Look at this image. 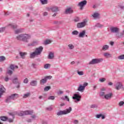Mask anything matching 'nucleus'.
Segmentation results:
<instances>
[{"instance_id":"obj_1","label":"nucleus","mask_w":124,"mask_h":124,"mask_svg":"<svg viewBox=\"0 0 124 124\" xmlns=\"http://www.w3.org/2000/svg\"><path fill=\"white\" fill-rule=\"evenodd\" d=\"M43 51V47L42 46L36 48L33 52L30 53V59H35V58L38 57V56H40Z\"/></svg>"},{"instance_id":"obj_2","label":"nucleus","mask_w":124,"mask_h":124,"mask_svg":"<svg viewBox=\"0 0 124 124\" xmlns=\"http://www.w3.org/2000/svg\"><path fill=\"white\" fill-rule=\"evenodd\" d=\"M31 35L28 34H21L16 36V39L19 41H23L28 43L29 40L31 39Z\"/></svg>"},{"instance_id":"obj_3","label":"nucleus","mask_w":124,"mask_h":124,"mask_svg":"<svg viewBox=\"0 0 124 124\" xmlns=\"http://www.w3.org/2000/svg\"><path fill=\"white\" fill-rule=\"evenodd\" d=\"M72 111V108L69 107L68 108L65 109L64 110H60L57 112V116H62V115H67Z\"/></svg>"},{"instance_id":"obj_4","label":"nucleus","mask_w":124,"mask_h":124,"mask_svg":"<svg viewBox=\"0 0 124 124\" xmlns=\"http://www.w3.org/2000/svg\"><path fill=\"white\" fill-rule=\"evenodd\" d=\"M102 62H103V59L102 58L93 59L89 62V64H96Z\"/></svg>"},{"instance_id":"obj_5","label":"nucleus","mask_w":124,"mask_h":124,"mask_svg":"<svg viewBox=\"0 0 124 124\" xmlns=\"http://www.w3.org/2000/svg\"><path fill=\"white\" fill-rule=\"evenodd\" d=\"M32 111L31 110H26L23 111H20L17 113L18 116H20V117H23V116H25L26 115H32Z\"/></svg>"},{"instance_id":"obj_6","label":"nucleus","mask_w":124,"mask_h":124,"mask_svg":"<svg viewBox=\"0 0 124 124\" xmlns=\"http://www.w3.org/2000/svg\"><path fill=\"white\" fill-rule=\"evenodd\" d=\"M81 98H82V96L78 93H75L73 96V99L75 100L76 103L81 101Z\"/></svg>"},{"instance_id":"obj_7","label":"nucleus","mask_w":124,"mask_h":124,"mask_svg":"<svg viewBox=\"0 0 124 124\" xmlns=\"http://www.w3.org/2000/svg\"><path fill=\"white\" fill-rule=\"evenodd\" d=\"M87 23H88V21H87V20H84L83 22L78 23L77 24L78 29H81L86 27V26H87Z\"/></svg>"},{"instance_id":"obj_8","label":"nucleus","mask_w":124,"mask_h":124,"mask_svg":"<svg viewBox=\"0 0 124 124\" xmlns=\"http://www.w3.org/2000/svg\"><path fill=\"white\" fill-rule=\"evenodd\" d=\"M115 90H117L118 91L121 90L122 87H123V84L121 83L120 82H117L114 85Z\"/></svg>"},{"instance_id":"obj_9","label":"nucleus","mask_w":124,"mask_h":124,"mask_svg":"<svg viewBox=\"0 0 124 124\" xmlns=\"http://www.w3.org/2000/svg\"><path fill=\"white\" fill-rule=\"evenodd\" d=\"M86 4H87V0H84L79 2L78 5V6H79V7L80 8V9L82 10L83 9V6H85V5H86Z\"/></svg>"},{"instance_id":"obj_10","label":"nucleus","mask_w":124,"mask_h":124,"mask_svg":"<svg viewBox=\"0 0 124 124\" xmlns=\"http://www.w3.org/2000/svg\"><path fill=\"white\" fill-rule=\"evenodd\" d=\"M110 31L113 33H118L120 31V29L117 27H112L110 28Z\"/></svg>"},{"instance_id":"obj_11","label":"nucleus","mask_w":124,"mask_h":124,"mask_svg":"<svg viewBox=\"0 0 124 124\" xmlns=\"http://www.w3.org/2000/svg\"><path fill=\"white\" fill-rule=\"evenodd\" d=\"M112 97H113V93H110L104 95V98L106 99V100H110Z\"/></svg>"},{"instance_id":"obj_12","label":"nucleus","mask_w":124,"mask_h":124,"mask_svg":"<svg viewBox=\"0 0 124 124\" xmlns=\"http://www.w3.org/2000/svg\"><path fill=\"white\" fill-rule=\"evenodd\" d=\"M50 10H51L52 12H55V13H57L58 11H60V10L59 9V7H57V6H52L50 7Z\"/></svg>"},{"instance_id":"obj_13","label":"nucleus","mask_w":124,"mask_h":124,"mask_svg":"<svg viewBox=\"0 0 124 124\" xmlns=\"http://www.w3.org/2000/svg\"><path fill=\"white\" fill-rule=\"evenodd\" d=\"M73 13V10L72 8L69 7L65 10V14H72Z\"/></svg>"},{"instance_id":"obj_14","label":"nucleus","mask_w":124,"mask_h":124,"mask_svg":"<svg viewBox=\"0 0 124 124\" xmlns=\"http://www.w3.org/2000/svg\"><path fill=\"white\" fill-rule=\"evenodd\" d=\"M86 35V30H83L80 32L78 34L79 38H83L84 36Z\"/></svg>"},{"instance_id":"obj_15","label":"nucleus","mask_w":124,"mask_h":124,"mask_svg":"<svg viewBox=\"0 0 124 124\" xmlns=\"http://www.w3.org/2000/svg\"><path fill=\"white\" fill-rule=\"evenodd\" d=\"M11 97V98H12V100H15L19 97V96L18 95V94L17 93H14L10 96Z\"/></svg>"},{"instance_id":"obj_16","label":"nucleus","mask_w":124,"mask_h":124,"mask_svg":"<svg viewBox=\"0 0 124 124\" xmlns=\"http://www.w3.org/2000/svg\"><path fill=\"white\" fill-rule=\"evenodd\" d=\"M77 91H78V92H80L81 93H83L85 91V88L83 86V85L80 84L78 88Z\"/></svg>"},{"instance_id":"obj_17","label":"nucleus","mask_w":124,"mask_h":124,"mask_svg":"<svg viewBox=\"0 0 124 124\" xmlns=\"http://www.w3.org/2000/svg\"><path fill=\"white\" fill-rule=\"evenodd\" d=\"M54 57L55 56L54 55V53L52 52L49 53L48 56V59H49V60H53Z\"/></svg>"},{"instance_id":"obj_18","label":"nucleus","mask_w":124,"mask_h":124,"mask_svg":"<svg viewBox=\"0 0 124 124\" xmlns=\"http://www.w3.org/2000/svg\"><path fill=\"white\" fill-rule=\"evenodd\" d=\"M31 86H32V87H35L36 86H37V81L36 80H32L30 82Z\"/></svg>"},{"instance_id":"obj_19","label":"nucleus","mask_w":124,"mask_h":124,"mask_svg":"<svg viewBox=\"0 0 124 124\" xmlns=\"http://www.w3.org/2000/svg\"><path fill=\"white\" fill-rule=\"evenodd\" d=\"M103 56L104 57H105V58H106L107 59H108L109 58H112V54L108 53V52L104 53Z\"/></svg>"},{"instance_id":"obj_20","label":"nucleus","mask_w":124,"mask_h":124,"mask_svg":"<svg viewBox=\"0 0 124 124\" xmlns=\"http://www.w3.org/2000/svg\"><path fill=\"white\" fill-rule=\"evenodd\" d=\"M108 49H109V46H108V45H105L103 46L102 48V50L103 51H107V50H108Z\"/></svg>"},{"instance_id":"obj_21","label":"nucleus","mask_w":124,"mask_h":124,"mask_svg":"<svg viewBox=\"0 0 124 124\" xmlns=\"http://www.w3.org/2000/svg\"><path fill=\"white\" fill-rule=\"evenodd\" d=\"M19 55L22 59H25V56L28 55V53L27 52H20Z\"/></svg>"},{"instance_id":"obj_22","label":"nucleus","mask_w":124,"mask_h":124,"mask_svg":"<svg viewBox=\"0 0 124 124\" xmlns=\"http://www.w3.org/2000/svg\"><path fill=\"white\" fill-rule=\"evenodd\" d=\"M0 93H2V94L5 93V88H4V87L3 86L1 85L0 88Z\"/></svg>"},{"instance_id":"obj_23","label":"nucleus","mask_w":124,"mask_h":124,"mask_svg":"<svg viewBox=\"0 0 124 124\" xmlns=\"http://www.w3.org/2000/svg\"><path fill=\"white\" fill-rule=\"evenodd\" d=\"M24 31V30H23L22 29H17L15 31V33H16V34H18V33H20V32H22V31Z\"/></svg>"},{"instance_id":"obj_24","label":"nucleus","mask_w":124,"mask_h":124,"mask_svg":"<svg viewBox=\"0 0 124 124\" xmlns=\"http://www.w3.org/2000/svg\"><path fill=\"white\" fill-rule=\"evenodd\" d=\"M0 120L3 122H6V121H7L8 118L6 116H1L0 117Z\"/></svg>"},{"instance_id":"obj_25","label":"nucleus","mask_w":124,"mask_h":124,"mask_svg":"<svg viewBox=\"0 0 124 124\" xmlns=\"http://www.w3.org/2000/svg\"><path fill=\"white\" fill-rule=\"evenodd\" d=\"M40 82V84H43V85H44V84H46L47 80L45 78H44L41 79Z\"/></svg>"},{"instance_id":"obj_26","label":"nucleus","mask_w":124,"mask_h":124,"mask_svg":"<svg viewBox=\"0 0 124 124\" xmlns=\"http://www.w3.org/2000/svg\"><path fill=\"white\" fill-rule=\"evenodd\" d=\"M31 96V93H27L23 95V98H28V97H29V96Z\"/></svg>"},{"instance_id":"obj_27","label":"nucleus","mask_w":124,"mask_h":124,"mask_svg":"<svg viewBox=\"0 0 124 124\" xmlns=\"http://www.w3.org/2000/svg\"><path fill=\"white\" fill-rule=\"evenodd\" d=\"M53 24H54V25H62V21H53Z\"/></svg>"},{"instance_id":"obj_28","label":"nucleus","mask_w":124,"mask_h":124,"mask_svg":"<svg viewBox=\"0 0 124 124\" xmlns=\"http://www.w3.org/2000/svg\"><path fill=\"white\" fill-rule=\"evenodd\" d=\"M94 27H96V28H103V25L100 24V23H98L95 25Z\"/></svg>"},{"instance_id":"obj_29","label":"nucleus","mask_w":124,"mask_h":124,"mask_svg":"<svg viewBox=\"0 0 124 124\" xmlns=\"http://www.w3.org/2000/svg\"><path fill=\"white\" fill-rule=\"evenodd\" d=\"M11 100H12V99L11 98V97L9 96L6 99V103H9L10 102H11Z\"/></svg>"},{"instance_id":"obj_30","label":"nucleus","mask_w":124,"mask_h":124,"mask_svg":"<svg viewBox=\"0 0 124 124\" xmlns=\"http://www.w3.org/2000/svg\"><path fill=\"white\" fill-rule=\"evenodd\" d=\"M99 13H94L93 15V18H97V17H99Z\"/></svg>"},{"instance_id":"obj_31","label":"nucleus","mask_w":124,"mask_h":124,"mask_svg":"<svg viewBox=\"0 0 124 124\" xmlns=\"http://www.w3.org/2000/svg\"><path fill=\"white\" fill-rule=\"evenodd\" d=\"M40 1L42 4H47L48 3V0H40Z\"/></svg>"},{"instance_id":"obj_32","label":"nucleus","mask_w":124,"mask_h":124,"mask_svg":"<svg viewBox=\"0 0 124 124\" xmlns=\"http://www.w3.org/2000/svg\"><path fill=\"white\" fill-rule=\"evenodd\" d=\"M52 41L51 40H46L44 42V45H48V44H50V43H51Z\"/></svg>"},{"instance_id":"obj_33","label":"nucleus","mask_w":124,"mask_h":124,"mask_svg":"<svg viewBox=\"0 0 124 124\" xmlns=\"http://www.w3.org/2000/svg\"><path fill=\"white\" fill-rule=\"evenodd\" d=\"M72 34L73 35H78V34H79V31L75 30L72 32Z\"/></svg>"},{"instance_id":"obj_34","label":"nucleus","mask_w":124,"mask_h":124,"mask_svg":"<svg viewBox=\"0 0 124 124\" xmlns=\"http://www.w3.org/2000/svg\"><path fill=\"white\" fill-rule=\"evenodd\" d=\"M10 26H11V27L12 29H14V30H15V29H17L18 26L16 24H10Z\"/></svg>"},{"instance_id":"obj_35","label":"nucleus","mask_w":124,"mask_h":124,"mask_svg":"<svg viewBox=\"0 0 124 124\" xmlns=\"http://www.w3.org/2000/svg\"><path fill=\"white\" fill-rule=\"evenodd\" d=\"M51 65L49 63H47L44 65V68L46 69H48V68H50Z\"/></svg>"},{"instance_id":"obj_36","label":"nucleus","mask_w":124,"mask_h":124,"mask_svg":"<svg viewBox=\"0 0 124 124\" xmlns=\"http://www.w3.org/2000/svg\"><path fill=\"white\" fill-rule=\"evenodd\" d=\"M68 47L70 50H72V49H74V45L72 44H69L68 45Z\"/></svg>"},{"instance_id":"obj_37","label":"nucleus","mask_w":124,"mask_h":124,"mask_svg":"<svg viewBox=\"0 0 124 124\" xmlns=\"http://www.w3.org/2000/svg\"><path fill=\"white\" fill-rule=\"evenodd\" d=\"M50 89H51V86H46L44 88V92H48V91H49V90H50Z\"/></svg>"},{"instance_id":"obj_38","label":"nucleus","mask_w":124,"mask_h":124,"mask_svg":"<svg viewBox=\"0 0 124 124\" xmlns=\"http://www.w3.org/2000/svg\"><path fill=\"white\" fill-rule=\"evenodd\" d=\"M13 82L14 84H17V83H18V78H15L13 79Z\"/></svg>"},{"instance_id":"obj_39","label":"nucleus","mask_w":124,"mask_h":124,"mask_svg":"<svg viewBox=\"0 0 124 124\" xmlns=\"http://www.w3.org/2000/svg\"><path fill=\"white\" fill-rule=\"evenodd\" d=\"M46 110H47V111H52L53 110V107L52 106H50L47 108H46Z\"/></svg>"},{"instance_id":"obj_40","label":"nucleus","mask_w":124,"mask_h":124,"mask_svg":"<svg viewBox=\"0 0 124 124\" xmlns=\"http://www.w3.org/2000/svg\"><path fill=\"white\" fill-rule=\"evenodd\" d=\"M77 73L80 76H82V75H84V72H83V71H78Z\"/></svg>"},{"instance_id":"obj_41","label":"nucleus","mask_w":124,"mask_h":124,"mask_svg":"<svg viewBox=\"0 0 124 124\" xmlns=\"http://www.w3.org/2000/svg\"><path fill=\"white\" fill-rule=\"evenodd\" d=\"M118 60H124V54L121 55L118 57Z\"/></svg>"},{"instance_id":"obj_42","label":"nucleus","mask_w":124,"mask_h":124,"mask_svg":"<svg viewBox=\"0 0 124 124\" xmlns=\"http://www.w3.org/2000/svg\"><path fill=\"white\" fill-rule=\"evenodd\" d=\"M46 78V79L47 80H51V79H52V77L51 76H47L45 77Z\"/></svg>"},{"instance_id":"obj_43","label":"nucleus","mask_w":124,"mask_h":124,"mask_svg":"<svg viewBox=\"0 0 124 124\" xmlns=\"http://www.w3.org/2000/svg\"><path fill=\"white\" fill-rule=\"evenodd\" d=\"M3 61H5V57L4 56H0V62H3Z\"/></svg>"},{"instance_id":"obj_44","label":"nucleus","mask_w":124,"mask_h":124,"mask_svg":"<svg viewBox=\"0 0 124 124\" xmlns=\"http://www.w3.org/2000/svg\"><path fill=\"white\" fill-rule=\"evenodd\" d=\"M49 100H54L55 99V96H50L48 98Z\"/></svg>"},{"instance_id":"obj_45","label":"nucleus","mask_w":124,"mask_h":124,"mask_svg":"<svg viewBox=\"0 0 124 124\" xmlns=\"http://www.w3.org/2000/svg\"><path fill=\"white\" fill-rule=\"evenodd\" d=\"M61 98H62V99H63V100L66 99V100H67V101H69V98H68V96H65V98L63 97H62Z\"/></svg>"},{"instance_id":"obj_46","label":"nucleus","mask_w":124,"mask_h":124,"mask_svg":"<svg viewBox=\"0 0 124 124\" xmlns=\"http://www.w3.org/2000/svg\"><path fill=\"white\" fill-rule=\"evenodd\" d=\"M90 108H97V105L95 104L92 105L90 106Z\"/></svg>"},{"instance_id":"obj_47","label":"nucleus","mask_w":124,"mask_h":124,"mask_svg":"<svg viewBox=\"0 0 124 124\" xmlns=\"http://www.w3.org/2000/svg\"><path fill=\"white\" fill-rule=\"evenodd\" d=\"M100 82H103L106 81V78H102L99 79Z\"/></svg>"},{"instance_id":"obj_48","label":"nucleus","mask_w":124,"mask_h":124,"mask_svg":"<svg viewBox=\"0 0 124 124\" xmlns=\"http://www.w3.org/2000/svg\"><path fill=\"white\" fill-rule=\"evenodd\" d=\"M24 83L25 84H28V83H29V79L28 78H25L24 81H23Z\"/></svg>"},{"instance_id":"obj_49","label":"nucleus","mask_w":124,"mask_h":124,"mask_svg":"<svg viewBox=\"0 0 124 124\" xmlns=\"http://www.w3.org/2000/svg\"><path fill=\"white\" fill-rule=\"evenodd\" d=\"M5 30V28L2 27L0 29V32H3Z\"/></svg>"},{"instance_id":"obj_50","label":"nucleus","mask_w":124,"mask_h":124,"mask_svg":"<svg viewBox=\"0 0 124 124\" xmlns=\"http://www.w3.org/2000/svg\"><path fill=\"white\" fill-rule=\"evenodd\" d=\"M101 116H102V114H97L96 115V118H97V119H100L101 117Z\"/></svg>"},{"instance_id":"obj_51","label":"nucleus","mask_w":124,"mask_h":124,"mask_svg":"<svg viewBox=\"0 0 124 124\" xmlns=\"http://www.w3.org/2000/svg\"><path fill=\"white\" fill-rule=\"evenodd\" d=\"M124 101H120V102H119V105L120 106H123V105H124Z\"/></svg>"},{"instance_id":"obj_52","label":"nucleus","mask_w":124,"mask_h":124,"mask_svg":"<svg viewBox=\"0 0 124 124\" xmlns=\"http://www.w3.org/2000/svg\"><path fill=\"white\" fill-rule=\"evenodd\" d=\"M7 121H8V122H9V123H13V119H11V118H9L7 120Z\"/></svg>"},{"instance_id":"obj_53","label":"nucleus","mask_w":124,"mask_h":124,"mask_svg":"<svg viewBox=\"0 0 124 124\" xmlns=\"http://www.w3.org/2000/svg\"><path fill=\"white\" fill-rule=\"evenodd\" d=\"M10 67L11 69H12V70H14V69L15 68V66H14V65H11Z\"/></svg>"},{"instance_id":"obj_54","label":"nucleus","mask_w":124,"mask_h":124,"mask_svg":"<svg viewBox=\"0 0 124 124\" xmlns=\"http://www.w3.org/2000/svg\"><path fill=\"white\" fill-rule=\"evenodd\" d=\"M88 85H89L88 84V83L84 82L82 86H83L84 87V89H86V87H87V86H88Z\"/></svg>"},{"instance_id":"obj_55","label":"nucleus","mask_w":124,"mask_h":124,"mask_svg":"<svg viewBox=\"0 0 124 124\" xmlns=\"http://www.w3.org/2000/svg\"><path fill=\"white\" fill-rule=\"evenodd\" d=\"M13 72H12V71H11V70H9L8 71H7V74H9V75H11L12 74Z\"/></svg>"},{"instance_id":"obj_56","label":"nucleus","mask_w":124,"mask_h":124,"mask_svg":"<svg viewBox=\"0 0 124 124\" xmlns=\"http://www.w3.org/2000/svg\"><path fill=\"white\" fill-rule=\"evenodd\" d=\"M105 94V92H101L100 93V96H103V95H104Z\"/></svg>"},{"instance_id":"obj_57","label":"nucleus","mask_w":124,"mask_h":124,"mask_svg":"<svg viewBox=\"0 0 124 124\" xmlns=\"http://www.w3.org/2000/svg\"><path fill=\"white\" fill-rule=\"evenodd\" d=\"M74 21L75 22H79V21H80V18H79V17H76L75 18Z\"/></svg>"},{"instance_id":"obj_58","label":"nucleus","mask_w":124,"mask_h":124,"mask_svg":"<svg viewBox=\"0 0 124 124\" xmlns=\"http://www.w3.org/2000/svg\"><path fill=\"white\" fill-rule=\"evenodd\" d=\"M63 93V91L59 90L58 92V94H62Z\"/></svg>"},{"instance_id":"obj_59","label":"nucleus","mask_w":124,"mask_h":124,"mask_svg":"<svg viewBox=\"0 0 124 124\" xmlns=\"http://www.w3.org/2000/svg\"><path fill=\"white\" fill-rule=\"evenodd\" d=\"M9 80V78H8V77H5L4 80L5 81V82H8Z\"/></svg>"},{"instance_id":"obj_60","label":"nucleus","mask_w":124,"mask_h":124,"mask_svg":"<svg viewBox=\"0 0 124 124\" xmlns=\"http://www.w3.org/2000/svg\"><path fill=\"white\" fill-rule=\"evenodd\" d=\"M32 66L33 68H36V64L32 63Z\"/></svg>"},{"instance_id":"obj_61","label":"nucleus","mask_w":124,"mask_h":124,"mask_svg":"<svg viewBox=\"0 0 124 124\" xmlns=\"http://www.w3.org/2000/svg\"><path fill=\"white\" fill-rule=\"evenodd\" d=\"M48 15V13L47 12L43 13V16H47Z\"/></svg>"},{"instance_id":"obj_62","label":"nucleus","mask_w":124,"mask_h":124,"mask_svg":"<svg viewBox=\"0 0 124 124\" xmlns=\"http://www.w3.org/2000/svg\"><path fill=\"white\" fill-rule=\"evenodd\" d=\"M114 42H112V41H111L109 43V44L111 46H113L114 45Z\"/></svg>"},{"instance_id":"obj_63","label":"nucleus","mask_w":124,"mask_h":124,"mask_svg":"<svg viewBox=\"0 0 124 124\" xmlns=\"http://www.w3.org/2000/svg\"><path fill=\"white\" fill-rule=\"evenodd\" d=\"M28 46H34V44L33 43L28 44Z\"/></svg>"},{"instance_id":"obj_64","label":"nucleus","mask_w":124,"mask_h":124,"mask_svg":"<svg viewBox=\"0 0 124 124\" xmlns=\"http://www.w3.org/2000/svg\"><path fill=\"white\" fill-rule=\"evenodd\" d=\"M74 123L75 124H78V120H75L74 121Z\"/></svg>"}]
</instances>
